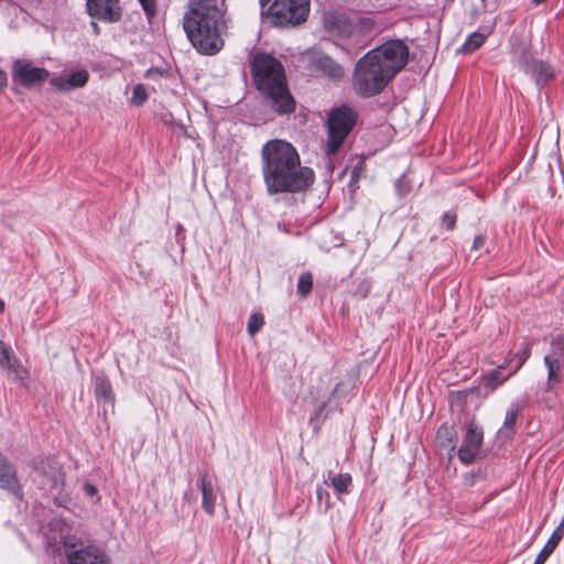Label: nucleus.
I'll return each mask as SVG.
<instances>
[{"mask_svg": "<svg viewBox=\"0 0 564 564\" xmlns=\"http://www.w3.org/2000/svg\"><path fill=\"white\" fill-rule=\"evenodd\" d=\"M261 171L270 195L297 193L314 182V171L302 166L294 145L285 140L268 141L261 150Z\"/></svg>", "mask_w": 564, "mask_h": 564, "instance_id": "f257e3e1", "label": "nucleus"}, {"mask_svg": "<svg viewBox=\"0 0 564 564\" xmlns=\"http://www.w3.org/2000/svg\"><path fill=\"white\" fill-rule=\"evenodd\" d=\"M183 29L198 53L217 54L224 47L228 31L225 0H188Z\"/></svg>", "mask_w": 564, "mask_h": 564, "instance_id": "f03ea898", "label": "nucleus"}, {"mask_svg": "<svg viewBox=\"0 0 564 564\" xmlns=\"http://www.w3.org/2000/svg\"><path fill=\"white\" fill-rule=\"evenodd\" d=\"M408 46L400 40L388 41L369 51L355 67L354 86L362 96L379 94L408 63Z\"/></svg>", "mask_w": 564, "mask_h": 564, "instance_id": "7ed1b4c3", "label": "nucleus"}, {"mask_svg": "<svg viewBox=\"0 0 564 564\" xmlns=\"http://www.w3.org/2000/svg\"><path fill=\"white\" fill-rule=\"evenodd\" d=\"M251 72L258 90L278 113H289L295 108L282 63L267 53H257L251 59Z\"/></svg>", "mask_w": 564, "mask_h": 564, "instance_id": "20e7f679", "label": "nucleus"}, {"mask_svg": "<svg viewBox=\"0 0 564 564\" xmlns=\"http://www.w3.org/2000/svg\"><path fill=\"white\" fill-rule=\"evenodd\" d=\"M50 531L55 533L47 534L48 545L63 544L68 564H110V558L106 552L96 545H82L77 549V539L69 536V529L62 520H53L50 523Z\"/></svg>", "mask_w": 564, "mask_h": 564, "instance_id": "39448f33", "label": "nucleus"}, {"mask_svg": "<svg viewBox=\"0 0 564 564\" xmlns=\"http://www.w3.org/2000/svg\"><path fill=\"white\" fill-rule=\"evenodd\" d=\"M323 28L333 36L351 37L369 34L373 29L371 20L359 18L351 21L346 14L328 11L322 18Z\"/></svg>", "mask_w": 564, "mask_h": 564, "instance_id": "423d86ee", "label": "nucleus"}, {"mask_svg": "<svg viewBox=\"0 0 564 564\" xmlns=\"http://www.w3.org/2000/svg\"><path fill=\"white\" fill-rule=\"evenodd\" d=\"M355 113L348 107L334 109L327 120L326 153L335 154L355 124Z\"/></svg>", "mask_w": 564, "mask_h": 564, "instance_id": "0eeeda50", "label": "nucleus"}, {"mask_svg": "<svg viewBox=\"0 0 564 564\" xmlns=\"http://www.w3.org/2000/svg\"><path fill=\"white\" fill-rule=\"evenodd\" d=\"M310 12V0H275L269 8L272 23L280 26L297 25Z\"/></svg>", "mask_w": 564, "mask_h": 564, "instance_id": "6e6552de", "label": "nucleus"}, {"mask_svg": "<svg viewBox=\"0 0 564 564\" xmlns=\"http://www.w3.org/2000/svg\"><path fill=\"white\" fill-rule=\"evenodd\" d=\"M50 76L46 68L34 66L28 59H17L12 67V78L23 87L31 88L44 83Z\"/></svg>", "mask_w": 564, "mask_h": 564, "instance_id": "1a4fd4ad", "label": "nucleus"}, {"mask_svg": "<svg viewBox=\"0 0 564 564\" xmlns=\"http://www.w3.org/2000/svg\"><path fill=\"white\" fill-rule=\"evenodd\" d=\"M482 438V431L471 422L467 427L463 444L458 449V458L462 463L468 465L478 457Z\"/></svg>", "mask_w": 564, "mask_h": 564, "instance_id": "9d476101", "label": "nucleus"}, {"mask_svg": "<svg viewBox=\"0 0 564 564\" xmlns=\"http://www.w3.org/2000/svg\"><path fill=\"white\" fill-rule=\"evenodd\" d=\"M87 13L107 23L118 22L121 18L119 0H86Z\"/></svg>", "mask_w": 564, "mask_h": 564, "instance_id": "9b49d317", "label": "nucleus"}, {"mask_svg": "<svg viewBox=\"0 0 564 564\" xmlns=\"http://www.w3.org/2000/svg\"><path fill=\"white\" fill-rule=\"evenodd\" d=\"M0 367L18 381L23 382L28 378L26 369L17 359L12 348L0 340Z\"/></svg>", "mask_w": 564, "mask_h": 564, "instance_id": "f8f14e48", "label": "nucleus"}, {"mask_svg": "<svg viewBox=\"0 0 564 564\" xmlns=\"http://www.w3.org/2000/svg\"><path fill=\"white\" fill-rule=\"evenodd\" d=\"M510 46L512 63L524 70L531 64V61L534 59L530 50V42L520 34H512Z\"/></svg>", "mask_w": 564, "mask_h": 564, "instance_id": "ddd939ff", "label": "nucleus"}, {"mask_svg": "<svg viewBox=\"0 0 564 564\" xmlns=\"http://www.w3.org/2000/svg\"><path fill=\"white\" fill-rule=\"evenodd\" d=\"M88 79V72L86 69H78L53 77L50 84L59 91H69L84 87Z\"/></svg>", "mask_w": 564, "mask_h": 564, "instance_id": "4468645a", "label": "nucleus"}, {"mask_svg": "<svg viewBox=\"0 0 564 564\" xmlns=\"http://www.w3.org/2000/svg\"><path fill=\"white\" fill-rule=\"evenodd\" d=\"M313 67L321 72L324 76L334 82H339L344 77V68L335 62L330 56L317 53L312 59Z\"/></svg>", "mask_w": 564, "mask_h": 564, "instance_id": "2eb2a0df", "label": "nucleus"}, {"mask_svg": "<svg viewBox=\"0 0 564 564\" xmlns=\"http://www.w3.org/2000/svg\"><path fill=\"white\" fill-rule=\"evenodd\" d=\"M197 485L202 491L203 509L209 516H214L216 506V492L214 484L208 478L207 474H199Z\"/></svg>", "mask_w": 564, "mask_h": 564, "instance_id": "dca6fc26", "label": "nucleus"}, {"mask_svg": "<svg viewBox=\"0 0 564 564\" xmlns=\"http://www.w3.org/2000/svg\"><path fill=\"white\" fill-rule=\"evenodd\" d=\"M0 488L7 489L18 497H21V489L17 479L15 470L8 463L7 458L0 455Z\"/></svg>", "mask_w": 564, "mask_h": 564, "instance_id": "f3484780", "label": "nucleus"}, {"mask_svg": "<svg viewBox=\"0 0 564 564\" xmlns=\"http://www.w3.org/2000/svg\"><path fill=\"white\" fill-rule=\"evenodd\" d=\"M37 468L39 473L48 479V486L53 489H58L64 484V474L62 473L59 464L55 459H46L40 463Z\"/></svg>", "mask_w": 564, "mask_h": 564, "instance_id": "a211bd4d", "label": "nucleus"}, {"mask_svg": "<svg viewBox=\"0 0 564 564\" xmlns=\"http://www.w3.org/2000/svg\"><path fill=\"white\" fill-rule=\"evenodd\" d=\"M544 365L547 369L546 389L553 390L563 379L564 360L555 357H544Z\"/></svg>", "mask_w": 564, "mask_h": 564, "instance_id": "6ab92c4d", "label": "nucleus"}, {"mask_svg": "<svg viewBox=\"0 0 564 564\" xmlns=\"http://www.w3.org/2000/svg\"><path fill=\"white\" fill-rule=\"evenodd\" d=\"M523 72L530 75L538 85L545 84L554 74L552 67L540 59H532L531 64Z\"/></svg>", "mask_w": 564, "mask_h": 564, "instance_id": "aec40b11", "label": "nucleus"}, {"mask_svg": "<svg viewBox=\"0 0 564 564\" xmlns=\"http://www.w3.org/2000/svg\"><path fill=\"white\" fill-rule=\"evenodd\" d=\"M507 365L508 364L500 365L482 376V386L485 389L495 391L498 387L503 384L511 376L514 375L512 371L509 373L503 372V370L507 368Z\"/></svg>", "mask_w": 564, "mask_h": 564, "instance_id": "412c9836", "label": "nucleus"}, {"mask_svg": "<svg viewBox=\"0 0 564 564\" xmlns=\"http://www.w3.org/2000/svg\"><path fill=\"white\" fill-rule=\"evenodd\" d=\"M562 528H556L544 547L538 554L533 564H544L549 556L554 552L558 542L562 540Z\"/></svg>", "mask_w": 564, "mask_h": 564, "instance_id": "4be33fe9", "label": "nucleus"}, {"mask_svg": "<svg viewBox=\"0 0 564 564\" xmlns=\"http://www.w3.org/2000/svg\"><path fill=\"white\" fill-rule=\"evenodd\" d=\"M436 440L442 447L448 448L453 452L455 449L456 440V432L454 427L446 423L441 425L436 433Z\"/></svg>", "mask_w": 564, "mask_h": 564, "instance_id": "5701e85b", "label": "nucleus"}, {"mask_svg": "<svg viewBox=\"0 0 564 564\" xmlns=\"http://www.w3.org/2000/svg\"><path fill=\"white\" fill-rule=\"evenodd\" d=\"M328 479L337 495L346 494L352 482V478L348 473L333 474L332 471H329Z\"/></svg>", "mask_w": 564, "mask_h": 564, "instance_id": "b1692460", "label": "nucleus"}, {"mask_svg": "<svg viewBox=\"0 0 564 564\" xmlns=\"http://www.w3.org/2000/svg\"><path fill=\"white\" fill-rule=\"evenodd\" d=\"M95 393L98 399L104 402H112L111 384L104 378H98L95 384Z\"/></svg>", "mask_w": 564, "mask_h": 564, "instance_id": "393cba45", "label": "nucleus"}, {"mask_svg": "<svg viewBox=\"0 0 564 564\" xmlns=\"http://www.w3.org/2000/svg\"><path fill=\"white\" fill-rule=\"evenodd\" d=\"M486 40V35L479 32L471 33L463 44L460 51L464 53H471L478 50Z\"/></svg>", "mask_w": 564, "mask_h": 564, "instance_id": "a878e982", "label": "nucleus"}, {"mask_svg": "<svg viewBox=\"0 0 564 564\" xmlns=\"http://www.w3.org/2000/svg\"><path fill=\"white\" fill-rule=\"evenodd\" d=\"M519 413L520 405L516 402L511 403L506 412L503 425L499 430V433H507L508 431H511Z\"/></svg>", "mask_w": 564, "mask_h": 564, "instance_id": "bb28decb", "label": "nucleus"}, {"mask_svg": "<svg viewBox=\"0 0 564 564\" xmlns=\"http://www.w3.org/2000/svg\"><path fill=\"white\" fill-rule=\"evenodd\" d=\"M313 288V278L308 272L302 273L297 281V292L302 296H307Z\"/></svg>", "mask_w": 564, "mask_h": 564, "instance_id": "cd10ccee", "label": "nucleus"}, {"mask_svg": "<svg viewBox=\"0 0 564 564\" xmlns=\"http://www.w3.org/2000/svg\"><path fill=\"white\" fill-rule=\"evenodd\" d=\"M264 319L262 314L253 313L249 317L247 329L250 336H254L263 326Z\"/></svg>", "mask_w": 564, "mask_h": 564, "instance_id": "c85d7f7f", "label": "nucleus"}, {"mask_svg": "<svg viewBox=\"0 0 564 564\" xmlns=\"http://www.w3.org/2000/svg\"><path fill=\"white\" fill-rule=\"evenodd\" d=\"M147 99L148 93L145 87L142 84L135 85L130 99L131 104L134 106H141L147 101Z\"/></svg>", "mask_w": 564, "mask_h": 564, "instance_id": "c756f323", "label": "nucleus"}, {"mask_svg": "<svg viewBox=\"0 0 564 564\" xmlns=\"http://www.w3.org/2000/svg\"><path fill=\"white\" fill-rule=\"evenodd\" d=\"M531 349L529 345H525V347L522 349L521 352H518L514 355V358L517 359V362L514 365V368L512 369V373H517L521 367L524 365V362L530 357Z\"/></svg>", "mask_w": 564, "mask_h": 564, "instance_id": "7c9ffc66", "label": "nucleus"}, {"mask_svg": "<svg viewBox=\"0 0 564 564\" xmlns=\"http://www.w3.org/2000/svg\"><path fill=\"white\" fill-rule=\"evenodd\" d=\"M139 2L141 3L145 14L149 18H152V17L155 15V13H156V2H155V0H139Z\"/></svg>", "mask_w": 564, "mask_h": 564, "instance_id": "2f4dec72", "label": "nucleus"}, {"mask_svg": "<svg viewBox=\"0 0 564 564\" xmlns=\"http://www.w3.org/2000/svg\"><path fill=\"white\" fill-rule=\"evenodd\" d=\"M455 223H456V216L454 214L446 213L443 216L442 224L444 227H446V229H448V230L453 229L455 226Z\"/></svg>", "mask_w": 564, "mask_h": 564, "instance_id": "473e14b6", "label": "nucleus"}, {"mask_svg": "<svg viewBox=\"0 0 564 564\" xmlns=\"http://www.w3.org/2000/svg\"><path fill=\"white\" fill-rule=\"evenodd\" d=\"M84 491L87 496L94 497L97 494V488L91 484H85Z\"/></svg>", "mask_w": 564, "mask_h": 564, "instance_id": "72a5a7b5", "label": "nucleus"}, {"mask_svg": "<svg viewBox=\"0 0 564 564\" xmlns=\"http://www.w3.org/2000/svg\"><path fill=\"white\" fill-rule=\"evenodd\" d=\"M484 242H485V238L482 236H477L474 239L473 248L479 249L482 247Z\"/></svg>", "mask_w": 564, "mask_h": 564, "instance_id": "f704fd0d", "label": "nucleus"}, {"mask_svg": "<svg viewBox=\"0 0 564 564\" xmlns=\"http://www.w3.org/2000/svg\"><path fill=\"white\" fill-rule=\"evenodd\" d=\"M7 80H8L7 74L0 69V87L6 86Z\"/></svg>", "mask_w": 564, "mask_h": 564, "instance_id": "c9c22d12", "label": "nucleus"}, {"mask_svg": "<svg viewBox=\"0 0 564 564\" xmlns=\"http://www.w3.org/2000/svg\"><path fill=\"white\" fill-rule=\"evenodd\" d=\"M316 495H317V499L322 500L324 495L327 496V492L322 487H318L317 490H316Z\"/></svg>", "mask_w": 564, "mask_h": 564, "instance_id": "e433bc0d", "label": "nucleus"}, {"mask_svg": "<svg viewBox=\"0 0 564 564\" xmlns=\"http://www.w3.org/2000/svg\"><path fill=\"white\" fill-rule=\"evenodd\" d=\"M90 26L96 35H98L100 33V28L96 22H94V21L90 22Z\"/></svg>", "mask_w": 564, "mask_h": 564, "instance_id": "4c0bfd02", "label": "nucleus"}, {"mask_svg": "<svg viewBox=\"0 0 564 564\" xmlns=\"http://www.w3.org/2000/svg\"><path fill=\"white\" fill-rule=\"evenodd\" d=\"M326 404H327V401L322 402V404L318 406V410L315 412L316 417L324 411Z\"/></svg>", "mask_w": 564, "mask_h": 564, "instance_id": "58836bf2", "label": "nucleus"}, {"mask_svg": "<svg viewBox=\"0 0 564 564\" xmlns=\"http://www.w3.org/2000/svg\"><path fill=\"white\" fill-rule=\"evenodd\" d=\"M557 528H562V538L564 536V517H563V520L562 522L560 523V525Z\"/></svg>", "mask_w": 564, "mask_h": 564, "instance_id": "ea45409f", "label": "nucleus"}, {"mask_svg": "<svg viewBox=\"0 0 564 564\" xmlns=\"http://www.w3.org/2000/svg\"><path fill=\"white\" fill-rule=\"evenodd\" d=\"M545 1H546V0H532V2H533L534 4H536V6H539V4H541V3L545 2Z\"/></svg>", "mask_w": 564, "mask_h": 564, "instance_id": "a19ab883", "label": "nucleus"}, {"mask_svg": "<svg viewBox=\"0 0 564 564\" xmlns=\"http://www.w3.org/2000/svg\"><path fill=\"white\" fill-rule=\"evenodd\" d=\"M4 310V303L3 301L0 299V314L3 312Z\"/></svg>", "mask_w": 564, "mask_h": 564, "instance_id": "79ce46f5", "label": "nucleus"}, {"mask_svg": "<svg viewBox=\"0 0 564 564\" xmlns=\"http://www.w3.org/2000/svg\"><path fill=\"white\" fill-rule=\"evenodd\" d=\"M270 0H260L262 7H264Z\"/></svg>", "mask_w": 564, "mask_h": 564, "instance_id": "37998d69", "label": "nucleus"}, {"mask_svg": "<svg viewBox=\"0 0 564 564\" xmlns=\"http://www.w3.org/2000/svg\"><path fill=\"white\" fill-rule=\"evenodd\" d=\"M400 183H401V180H399V181L397 182V184H395V185H397V187H399V186H400Z\"/></svg>", "mask_w": 564, "mask_h": 564, "instance_id": "c03bdc74", "label": "nucleus"}]
</instances>
